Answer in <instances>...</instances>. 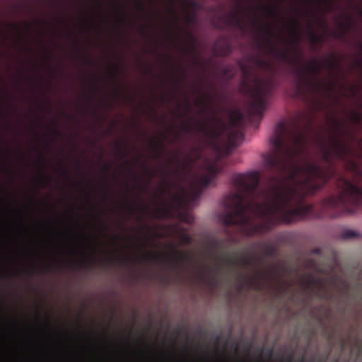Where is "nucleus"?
<instances>
[{"label":"nucleus","mask_w":362,"mask_h":362,"mask_svg":"<svg viewBox=\"0 0 362 362\" xmlns=\"http://www.w3.org/2000/svg\"><path fill=\"white\" fill-rule=\"evenodd\" d=\"M311 279L312 277L310 276H305L303 279L301 281V284L303 285V286L307 288H311L313 285L311 284Z\"/></svg>","instance_id":"nucleus-11"},{"label":"nucleus","mask_w":362,"mask_h":362,"mask_svg":"<svg viewBox=\"0 0 362 362\" xmlns=\"http://www.w3.org/2000/svg\"><path fill=\"white\" fill-rule=\"evenodd\" d=\"M208 172L209 174L214 175L218 171V168L215 163H213L207 167Z\"/></svg>","instance_id":"nucleus-12"},{"label":"nucleus","mask_w":362,"mask_h":362,"mask_svg":"<svg viewBox=\"0 0 362 362\" xmlns=\"http://www.w3.org/2000/svg\"><path fill=\"white\" fill-rule=\"evenodd\" d=\"M318 295H319L320 296H321V297H324V298H327V296L326 294H321V293H319Z\"/></svg>","instance_id":"nucleus-16"},{"label":"nucleus","mask_w":362,"mask_h":362,"mask_svg":"<svg viewBox=\"0 0 362 362\" xmlns=\"http://www.w3.org/2000/svg\"><path fill=\"white\" fill-rule=\"evenodd\" d=\"M269 141L273 149L266 156L265 164L281 170L290 168L288 177L274 178L267 187L259 189L258 172L235 174L233 185L236 192H229L223 199V205L230 212L223 214L221 220L225 225H238L247 235L262 228L253 222L255 217L265 219L272 225L303 218L312 210L311 206L301 204L304 196L321 187L316 180L325 182L329 177L314 164L293 163L303 153L306 142L305 136L297 127L283 134L276 133Z\"/></svg>","instance_id":"nucleus-1"},{"label":"nucleus","mask_w":362,"mask_h":362,"mask_svg":"<svg viewBox=\"0 0 362 362\" xmlns=\"http://www.w3.org/2000/svg\"><path fill=\"white\" fill-rule=\"evenodd\" d=\"M341 188L339 197H332L326 199L324 206L326 208H336L341 204L359 206L362 202V189L354 186L346 180L339 183Z\"/></svg>","instance_id":"nucleus-3"},{"label":"nucleus","mask_w":362,"mask_h":362,"mask_svg":"<svg viewBox=\"0 0 362 362\" xmlns=\"http://www.w3.org/2000/svg\"><path fill=\"white\" fill-rule=\"evenodd\" d=\"M240 264H250V259L249 257H244L240 260Z\"/></svg>","instance_id":"nucleus-13"},{"label":"nucleus","mask_w":362,"mask_h":362,"mask_svg":"<svg viewBox=\"0 0 362 362\" xmlns=\"http://www.w3.org/2000/svg\"><path fill=\"white\" fill-rule=\"evenodd\" d=\"M204 134L212 138H218L228 134V141L231 145H238L242 139V134L236 130L226 131L222 123L218 124L217 127H213L209 132L205 127H203Z\"/></svg>","instance_id":"nucleus-5"},{"label":"nucleus","mask_w":362,"mask_h":362,"mask_svg":"<svg viewBox=\"0 0 362 362\" xmlns=\"http://www.w3.org/2000/svg\"><path fill=\"white\" fill-rule=\"evenodd\" d=\"M358 233L353 230H345L343 232L342 238L344 239H352L358 236Z\"/></svg>","instance_id":"nucleus-10"},{"label":"nucleus","mask_w":362,"mask_h":362,"mask_svg":"<svg viewBox=\"0 0 362 362\" xmlns=\"http://www.w3.org/2000/svg\"><path fill=\"white\" fill-rule=\"evenodd\" d=\"M271 86L268 81L255 78L249 89L248 94L252 98V107L255 113L261 115L266 108L265 95L270 91Z\"/></svg>","instance_id":"nucleus-4"},{"label":"nucleus","mask_w":362,"mask_h":362,"mask_svg":"<svg viewBox=\"0 0 362 362\" xmlns=\"http://www.w3.org/2000/svg\"><path fill=\"white\" fill-rule=\"evenodd\" d=\"M211 181V178L208 175H202L199 177L195 185L192 188L190 194L184 198L185 201L191 203L199 198L202 192L201 188L207 187Z\"/></svg>","instance_id":"nucleus-6"},{"label":"nucleus","mask_w":362,"mask_h":362,"mask_svg":"<svg viewBox=\"0 0 362 362\" xmlns=\"http://www.w3.org/2000/svg\"><path fill=\"white\" fill-rule=\"evenodd\" d=\"M86 8L87 13L90 15H93L95 13H100L103 10V1L102 0H91Z\"/></svg>","instance_id":"nucleus-9"},{"label":"nucleus","mask_w":362,"mask_h":362,"mask_svg":"<svg viewBox=\"0 0 362 362\" xmlns=\"http://www.w3.org/2000/svg\"><path fill=\"white\" fill-rule=\"evenodd\" d=\"M322 66V63L320 61L315 59H312L303 67L302 73H297V75L300 78H303L317 74L320 72Z\"/></svg>","instance_id":"nucleus-7"},{"label":"nucleus","mask_w":362,"mask_h":362,"mask_svg":"<svg viewBox=\"0 0 362 362\" xmlns=\"http://www.w3.org/2000/svg\"><path fill=\"white\" fill-rule=\"evenodd\" d=\"M235 114L237 115L238 119H240L242 118V114L240 112H237Z\"/></svg>","instance_id":"nucleus-15"},{"label":"nucleus","mask_w":362,"mask_h":362,"mask_svg":"<svg viewBox=\"0 0 362 362\" xmlns=\"http://www.w3.org/2000/svg\"><path fill=\"white\" fill-rule=\"evenodd\" d=\"M263 5L261 2L256 6H250L249 8L237 16L235 23L241 27L262 26L264 35V43L269 54L279 59H286L288 57L287 45L281 39V35L277 33L271 24L263 25L262 22L261 8ZM264 10L269 14L274 15V9L271 6H264Z\"/></svg>","instance_id":"nucleus-2"},{"label":"nucleus","mask_w":362,"mask_h":362,"mask_svg":"<svg viewBox=\"0 0 362 362\" xmlns=\"http://www.w3.org/2000/svg\"><path fill=\"white\" fill-rule=\"evenodd\" d=\"M182 240L184 242V243H187L190 240V237L189 235H184L182 238Z\"/></svg>","instance_id":"nucleus-14"},{"label":"nucleus","mask_w":362,"mask_h":362,"mask_svg":"<svg viewBox=\"0 0 362 362\" xmlns=\"http://www.w3.org/2000/svg\"><path fill=\"white\" fill-rule=\"evenodd\" d=\"M349 151L348 147L339 140L334 141L331 146L329 153H327L326 157H335L342 158Z\"/></svg>","instance_id":"nucleus-8"}]
</instances>
